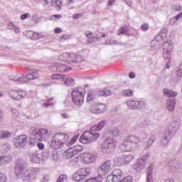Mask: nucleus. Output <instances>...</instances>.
Here are the masks:
<instances>
[{
    "label": "nucleus",
    "instance_id": "nucleus-1",
    "mask_svg": "<svg viewBox=\"0 0 182 182\" xmlns=\"http://www.w3.org/2000/svg\"><path fill=\"white\" fill-rule=\"evenodd\" d=\"M39 173L38 168H31L28 170V164L23 159L16 161L15 174L23 182H31L36 179V174Z\"/></svg>",
    "mask_w": 182,
    "mask_h": 182
},
{
    "label": "nucleus",
    "instance_id": "nucleus-2",
    "mask_svg": "<svg viewBox=\"0 0 182 182\" xmlns=\"http://www.w3.org/2000/svg\"><path fill=\"white\" fill-rule=\"evenodd\" d=\"M79 139V134L75 135L70 141L69 135L65 133H57L55 134L51 140L50 147L53 149V150H58V149H62L63 146H67L68 147H70L73 144L76 143V140Z\"/></svg>",
    "mask_w": 182,
    "mask_h": 182
},
{
    "label": "nucleus",
    "instance_id": "nucleus-3",
    "mask_svg": "<svg viewBox=\"0 0 182 182\" xmlns=\"http://www.w3.org/2000/svg\"><path fill=\"white\" fill-rule=\"evenodd\" d=\"M105 126H106V120H102L97 125H93L90 129V132H84L83 134L80 137V141H81L82 144H90V143L96 141V140L99 139L100 134L93 132H100V130L103 129Z\"/></svg>",
    "mask_w": 182,
    "mask_h": 182
},
{
    "label": "nucleus",
    "instance_id": "nucleus-4",
    "mask_svg": "<svg viewBox=\"0 0 182 182\" xmlns=\"http://www.w3.org/2000/svg\"><path fill=\"white\" fill-rule=\"evenodd\" d=\"M180 129V123L177 121H173L170 125H168L164 130V132L161 134L159 137V146L160 147H167L170 140L176 133L177 130Z\"/></svg>",
    "mask_w": 182,
    "mask_h": 182
},
{
    "label": "nucleus",
    "instance_id": "nucleus-5",
    "mask_svg": "<svg viewBox=\"0 0 182 182\" xmlns=\"http://www.w3.org/2000/svg\"><path fill=\"white\" fill-rule=\"evenodd\" d=\"M48 139H49V132L47 129H34L30 134L28 144L31 147H33L36 141H45Z\"/></svg>",
    "mask_w": 182,
    "mask_h": 182
},
{
    "label": "nucleus",
    "instance_id": "nucleus-6",
    "mask_svg": "<svg viewBox=\"0 0 182 182\" xmlns=\"http://www.w3.org/2000/svg\"><path fill=\"white\" fill-rule=\"evenodd\" d=\"M9 77L10 80H13V82H16L17 83H26L31 80H36V79H39V73L38 70H31V72L27 75L18 73L11 75Z\"/></svg>",
    "mask_w": 182,
    "mask_h": 182
},
{
    "label": "nucleus",
    "instance_id": "nucleus-7",
    "mask_svg": "<svg viewBox=\"0 0 182 182\" xmlns=\"http://www.w3.org/2000/svg\"><path fill=\"white\" fill-rule=\"evenodd\" d=\"M117 142L116 139L112 137H108L104 142L101 144L100 149L102 153H105L106 154H110L114 151Z\"/></svg>",
    "mask_w": 182,
    "mask_h": 182
},
{
    "label": "nucleus",
    "instance_id": "nucleus-8",
    "mask_svg": "<svg viewBox=\"0 0 182 182\" xmlns=\"http://www.w3.org/2000/svg\"><path fill=\"white\" fill-rule=\"evenodd\" d=\"M58 59L68 63H80V62H83V57L82 55L69 53H63L59 56Z\"/></svg>",
    "mask_w": 182,
    "mask_h": 182
},
{
    "label": "nucleus",
    "instance_id": "nucleus-9",
    "mask_svg": "<svg viewBox=\"0 0 182 182\" xmlns=\"http://www.w3.org/2000/svg\"><path fill=\"white\" fill-rule=\"evenodd\" d=\"M163 56L166 62V69L170 68V62H171V50H173V45L171 41H168L164 43Z\"/></svg>",
    "mask_w": 182,
    "mask_h": 182
},
{
    "label": "nucleus",
    "instance_id": "nucleus-10",
    "mask_svg": "<svg viewBox=\"0 0 182 182\" xmlns=\"http://www.w3.org/2000/svg\"><path fill=\"white\" fill-rule=\"evenodd\" d=\"M48 157H49L48 149H45L42 154L39 151L29 154L30 161H31V163H41V160L43 161L46 160Z\"/></svg>",
    "mask_w": 182,
    "mask_h": 182
},
{
    "label": "nucleus",
    "instance_id": "nucleus-11",
    "mask_svg": "<svg viewBox=\"0 0 182 182\" xmlns=\"http://www.w3.org/2000/svg\"><path fill=\"white\" fill-rule=\"evenodd\" d=\"M85 92H80L79 88H74L71 93V99L73 103L76 106H82L85 101Z\"/></svg>",
    "mask_w": 182,
    "mask_h": 182
},
{
    "label": "nucleus",
    "instance_id": "nucleus-12",
    "mask_svg": "<svg viewBox=\"0 0 182 182\" xmlns=\"http://www.w3.org/2000/svg\"><path fill=\"white\" fill-rule=\"evenodd\" d=\"M90 173V168H81L78 169L75 173H73V180L77 182L82 181V180H85V178H86V177H87Z\"/></svg>",
    "mask_w": 182,
    "mask_h": 182
},
{
    "label": "nucleus",
    "instance_id": "nucleus-13",
    "mask_svg": "<svg viewBox=\"0 0 182 182\" xmlns=\"http://www.w3.org/2000/svg\"><path fill=\"white\" fill-rule=\"evenodd\" d=\"M28 136L26 134H21L17 136L13 139V143L16 149H25L28 145Z\"/></svg>",
    "mask_w": 182,
    "mask_h": 182
},
{
    "label": "nucleus",
    "instance_id": "nucleus-14",
    "mask_svg": "<svg viewBox=\"0 0 182 182\" xmlns=\"http://www.w3.org/2000/svg\"><path fill=\"white\" fill-rule=\"evenodd\" d=\"M126 105L127 107L132 110H140L146 107V103L144 102L134 100L127 101Z\"/></svg>",
    "mask_w": 182,
    "mask_h": 182
},
{
    "label": "nucleus",
    "instance_id": "nucleus-15",
    "mask_svg": "<svg viewBox=\"0 0 182 182\" xmlns=\"http://www.w3.org/2000/svg\"><path fill=\"white\" fill-rule=\"evenodd\" d=\"M105 109L106 105L105 104H96L90 107V112L94 114H102Z\"/></svg>",
    "mask_w": 182,
    "mask_h": 182
},
{
    "label": "nucleus",
    "instance_id": "nucleus-16",
    "mask_svg": "<svg viewBox=\"0 0 182 182\" xmlns=\"http://www.w3.org/2000/svg\"><path fill=\"white\" fill-rule=\"evenodd\" d=\"M133 147H134L133 144L130 141H127V138L125 136L119 146V149L122 151H130Z\"/></svg>",
    "mask_w": 182,
    "mask_h": 182
},
{
    "label": "nucleus",
    "instance_id": "nucleus-17",
    "mask_svg": "<svg viewBox=\"0 0 182 182\" xmlns=\"http://www.w3.org/2000/svg\"><path fill=\"white\" fill-rule=\"evenodd\" d=\"M85 36L88 38L89 43H92L93 42H97L100 39V38H106V34L102 33L101 35H97V36H93L92 32H88L85 33Z\"/></svg>",
    "mask_w": 182,
    "mask_h": 182
},
{
    "label": "nucleus",
    "instance_id": "nucleus-18",
    "mask_svg": "<svg viewBox=\"0 0 182 182\" xmlns=\"http://www.w3.org/2000/svg\"><path fill=\"white\" fill-rule=\"evenodd\" d=\"M96 157V155L89 152H85L82 154V158L86 164H90V163L95 161Z\"/></svg>",
    "mask_w": 182,
    "mask_h": 182
},
{
    "label": "nucleus",
    "instance_id": "nucleus-19",
    "mask_svg": "<svg viewBox=\"0 0 182 182\" xmlns=\"http://www.w3.org/2000/svg\"><path fill=\"white\" fill-rule=\"evenodd\" d=\"M166 167L171 173H176L177 167H178V163L176 159H171L167 162Z\"/></svg>",
    "mask_w": 182,
    "mask_h": 182
},
{
    "label": "nucleus",
    "instance_id": "nucleus-20",
    "mask_svg": "<svg viewBox=\"0 0 182 182\" xmlns=\"http://www.w3.org/2000/svg\"><path fill=\"white\" fill-rule=\"evenodd\" d=\"M100 168L101 171H102V173H105V174L110 173V171H112V161L107 160L101 165Z\"/></svg>",
    "mask_w": 182,
    "mask_h": 182
},
{
    "label": "nucleus",
    "instance_id": "nucleus-21",
    "mask_svg": "<svg viewBox=\"0 0 182 182\" xmlns=\"http://www.w3.org/2000/svg\"><path fill=\"white\" fill-rule=\"evenodd\" d=\"M146 162L143 159H138L137 162L132 166L133 170H135L136 173H140L144 170Z\"/></svg>",
    "mask_w": 182,
    "mask_h": 182
},
{
    "label": "nucleus",
    "instance_id": "nucleus-22",
    "mask_svg": "<svg viewBox=\"0 0 182 182\" xmlns=\"http://www.w3.org/2000/svg\"><path fill=\"white\" fill-rule=\"evenodd\" d=\"M154 141H156V133H154V132H151L149 140L146 144L145 150L150 149L151 146H153V143H154Z\"/></svg>",
    "mask_w": 182,
    "mask_h": 182
},
{
    "label": "nucleus",
    "instance_id": "nucleus-23",
    "mask_svg": "<svg viewBox=\"0 0 182 182\" xmlns=\"http://www.w3.org/2000/svg\"><path fill=\"white\" fill-rule=\"evenodd\" d=\"M127 140L128 141H131L132 145L134 146H137V144H139V143H140V138H139V136H136V135H129L128 136H126Z\"/></svg>",
    "mask_w": 182,
    "mask_h": 182
},
{
    "label": "nucleus",
    "instance_id": "nucleus-24",
    "mask_svg": "<svg viewBox=\"0 0 182 182\" xmlns=\"http://www.w3.org/2000/svg\"><path fill=\"white\" fill-rule=\"evenodd\" d=\"M176 106V98L168 99L166 101V107L168 112H173Z\"/></svg>",
    "mask_w": 182,
    "mask_h": 182
},
{
    "label": "nucleus",
    "instance_id": "nucleus-25",
    "mask_svg": "<svg viewBox=\"0 0 182 182\" xmlns=\"http://www.w3.org/2000/svg\"><path fill=\"white\" fill-rule=\"evenodd\" d=\"M112 174L117 181H119L123 177V171L120 168L114 169Z\"/></svg>",
    "mask_w": 182,
    "mask_h": 182
},
{
    "label": "nucleus",
    "instance_id": "nucleus-26",
    "mask_svg": "<svg viewBox=\"0 0 182 182\" xmlns=\"http://www.w3.org/2000/svg\"><path fill=\"white\" fill-rule=\"evenodd\" d=\"M153 164H151L146 169V182H153Z\"/></svg>",
    "mask_w": 182,
    "mask_h": 182
},
{
    "label": "nucleus",
    "instance_id": "nucleus-27",
    "mask_svg": "<svg viewBox=\"0 0 182 182\" xmlns=\"http://www.w3.org/2000/svg\"><path fill=\"white\" fill-rule=\"evenodd\" d=\"M167 29L164 28L161 30V33L158 34L156 36V42H160V41H163V39H164V38L167 37Z\"/></svg>",
    "mask_w": 182,
    "mask_h": 182
},
{
    "label": "nucleus",
    "instance_id": "nucleus-28",
    "mask_svg": "<svg viewBox=\"0 0 182 182\" xmlns=\"http://www.w3.org/2000/svg\"><path fill=\"white\" fill-rule=\"evenodd\" d=\"M163 92L164 96H166V97H172V99H174V97L177 96V92L171 91V90L164 89Z\"/></svg>",
    "mask_w": 182,
    "mask_h": 182
},
{
    "label": "nucleus",
    "instance_id": "nucleus-29",
    "mask_svg": "<svg viewBox=\"0 0 182 182\" xmlns=\"http://www.w3.org/2000/svg\"><path fill=\"white\" fill-rule=\"evenodd\" d=\"M114 162L117 164V166H124V155L116 156L114 159Z\"/></svg>",
    "mask_w": 182,
    "mask_h": 182
},
{
    "label": "nucleus",
    "instance_id": "nucleus-30",
    "mask_svg": "<svg viewBox=\"0 0 182 182\" xmlns=\"http://www.w3.org/2000/svg\"><path fill=\"white\" fill-rule=\"evenodd\" d=\"M109 133L114 137H117L120 134V130L116 127H111L108 129Z\"/></svg>",
    "mask_w": 182,
    "mask_h": 182
},
{
    "label": "nucleus",
    "instance_id": "nucleus-31",
    "mask_svg": "<svg viewBox=\"0 0 182 182\" xmlns=\"http://www.w3.org/2000/svg\"><path fill=\"white\" fill-rule=\"evenodd\" d=\"M71 68L70 65H67L66 64H58V72L63 73L65 72H69Z\"/></svg>",
    "mask_w": 182,
    "mask_h": 182
},
{
    "label": "nucleus",
    "instance_id": "nucleus-32",
    "mask_svg": "<svg viewBox=\"0 0 182 182\" xmlns=\"http://www.w3.org/2000/svg\"><path fill=\"white\" fill-rule=\"evenodd\" d=\"M63 80L65 85H66V86H73V85H75V80L74 79L68 78V77L64 75L63 77Z\"/></svg>",
    "mask_w": 182,
    "mask_h": 182
},
{
    "label": "nucleus",
    "instance_id": "nucleus-33",
    "mask_svg": "<svg viewBox=\"0 0 182 182\" xmlns=\"http://www.w3.org/2000/svg\"><path fill=\"white\" fill-rule=\"evenodd\" d=\"M110 95H112V91H110V90H107V88L97 92V96H104V97H107L108 96H110Z\"/></svg>",
    "mask_w": 182,
    "mask_h": 182
},
{
    "label": "nucleus",
    "instance_id": "nucleus-34",
    "mask_svg": "<svg viewBox=\"0 0 182 182\" xmlns=\"http://www.w3.org/2000/svg\"><path fill=\"white\" fill-rule=\"evenodd\" d=\"M18 91L15 90H11L9 92V95L10 97H12L14 100H19V95H18Z\"/></svg>",
    "mask_w": 182,
    "mask_h": 182
},
{
    "label": "nucleus",
    "instance_id": "nucleus-35",
    "mask_svg": "<svg viewBox=\"0 0 182 182\" xmlns=\"http://www.w3.org/2000/svg\"><path fill=\"white\" fill-rule=\"evenodd\" d=\"M73 156H76V154H75V151H73V149L72 147L69 148L65 151L66 159H72Z\"/></svg>",
    "mask_w": 182,
    "mask_h": 182
},
{
    "label": "nucleus",
    "instance_id": "nucleus-36",
    "mask_svg": "<svg viewBox=\"0 0 182 182\" xmlns=\"http://www.w3.org/2000/svg\"><path fill=\"white\" fill-rule=\"evenodd\" d=\"M12 133L9 132V131H1L0 132V139H9L11 137Z\"/></svg>",
    "mask_w": 182,
    "mask_h": 182
},
{
    "label": "nucleus",
    "instance_id": "nucleus-37",
    "mask_svg": "<svg viewBox=\"0 0 182 182\" xmlns=\"http://www.w3.org/2000/svg\"><path fill=\"white\" fill-rule=\"evenodd\" d=\"M122 95L124 96V97H132L133 95V90L128 89V90H124L122 91Z\"/></svg>",
    "mask_w": 182,
    "mask_h": 182
},
{
    "label": "nucleus",
    "instance_id": "nucleus-38",
    "mask_svg": "<svg viewBox=\"0 0 182 182\" xmlns=\"http://www.w3.org/2000/svg\"><path fill=\"white\" fill-rule=\"evenodd\" d=\"M28 33L32 35L31 39H33L34 41H37L38 39H41L43 37V36L39 33H33L32 31H29Z\"/></svg>",
    "mask_w": 182,
    "mask_h": 182
},
{
    "label": "nucleus",
    "instance_id": "nucleus-39",
    "mask_svg": "<svg viewBox=\"0 0 182 182\" xmlns=\"http://www.w3.org/2000/svg\"><path fill=\"white\" fill-rule=\"evenodd\" d=\"M50 70H52V72H59V63H53L50 66Z\"/></svg>",
    "mask_w": 182,
    "mask_h": 182
},
{
    "label": "nucleus",
    "instance_id": "nucleus-40",
    "mask_svg": "<svg viewBox=\"0 0 182 182\" xmlns=\"http://www.w3.org/2000/svg\"><path fill=\"white\" fill-rule=\"evenodd\" d=\"M74 154H77V153H80V151H83V146L80 145H76L72 147Z\"/></svg>",
    "mask_w": 182,
    "mask_h": 182
},
{
    "label": "nucleus",
    "instance_id": "nucleus-41",
    "mask_svg": "<svg viewBox=\"0 0 182 182\" xmlns=\"http://www.w3.org/2000/svg\"><path fill=\"white\" fill-rule=\"evenodd\" d=\"M134 159V156L132 155L128 154V155H124V161L125 164H129L132 160Z\"/></svg>",
    "mask_w": 182,
    "mask_h": 182
},
{
    "label": "nucleus",
    "instance_id": "nucleus-42",
    "mask_svg": "<svg viewBox=\"0 0 182 182\" xmlns=\"http://www.w3.org/2000/svg\"><path fill=\"white\" fill-rule=\"evenodd\" d=\"M129 31V27L127 26H125L124 27H122L119 29L117 35H123L124 33H126Z\"/></svg>",
    "mask_w": 182,
    "mask_h": 182
},
{
    "label": "nucleus",
    "instance_id": "nucleus-43",
    "mask_svg": "<svg viewBox=\"0 0 182 182\" xmlns=\"http://www.w3.org/2000/svg\"><path fill=\"white\" fill-rule=\"evenodd\" d=\"M96 97V95L93 92H90V93L87 94V102H92Z\"/></svg>",
    "mask_w": 182,
    "mask_h": 182
},
{
    "label": "nucleus",
    "instance_id": "nucleus-44",
    "mask_svg": "<svg viewBox=\"0 0 182 182\" xmlns=\"http://www.w3.org/2000/svg\"><path fill=\"white\" fill-rule=\"evenodd\" d=\"M149 126H151V122L148 120H144L141 123V127L146 129V127H149Z\"/></svg>",
    "mask_w": 182,
    "mask_h": 182
},
{
    "label": "nucleus",
    "instance_id": "nucleus-45",
    "mask_svg": "<svg viewBox=\"0 0 182 182\" xmlns=\"http://www.w3.org/2000/svg\"><path fill=\"white\" fill-rule=\"evenodd\" d=\"M65 75L63 74H53L51 75V79L58 80V79H63Z\"/></svg>",
    "mask_w": 182,
    "mask_h": 182
},
{
    "label": "nucleus",
    "instance_id": "nucleus-46",
    "mask_svg": "<svg viewBox=\"0 0 182 182\" xmlns=\"http://www.w3.org/2000/svg\"><path fill=\"white\" fill-rule=\"evenodd\" d=\"M117 181L114 178V176L112 174H109L105 182H117Z\"/></svg>",
    "mask_w": 182,
    "mask_h": 182
},
{
    "label": "nucleus",
    "instance_id": "nucleus-47",
    "mask_svg": "<svg viewBox=\"0 0 182 182\" xmlns=\"http://www.w3.org/2000/svg\"><path fill=\"white\" fill-rule=\"evenodd\" d=\"M18 97H19V100H21V99H23V97H25L26 96V91H23V90H18Z\"/></svg>",
    "mask_w": 182,
    "mask_h": 182
},
{
    "label": "nucleus",
    "instance_id": "nucleus-48",
    "mask_svg": "<svg viewBox=\"0 0 182 182\" xmlns=\"http://www.w3.org/2000/svg\"><path fill=\"white\" fill-rule=\"evenodd\" d=\"M68 180V176L65 174H62L59 176L57 181L59 182H63V181H67Z\"/></svg>",
    "mask_w": 182,
    "mask_h": 182
},
{
    "label": "nucleus",
    "instance_id": "nucleus-49",
    "mask_svg": "<svg viewBox=\"0 0 182 182\" xmlns=\"http://www.w3.org/2000/svg\"><path fill=\"white\" fill-rule=\"evenodd\" d=\"M8 161L6 160V157L5 156H0V166L2 164H6Z\"/></svg>",
    "mask_w": 182,
    "mask_h": 182
},
{
    "label": "nucleus",
    "instance_id": "nucleus-50",
    "mask_svg": "<svg viewBox=\"0 0 182 182\" xmlns=\"http://www.w3.org/2000/svg\"><path fill=\"white\" fill-rule=\"evenodd\" d=\"M132 176H128L124 178L122 180L119 181H118V182H132Z\"/></svg>",
    "mask_w": 182,
    "mask_h": 182
},
{
    "label": "nucleus",
    "instance_id": "nucleus-51",
    "mask_svg": "<svg viewBox=\"0 0 182 182\" xmlns=\"http://www.w3.org/2000/svg\"><path fill=\"white\" fill-rule=\"evenodd\" d=\"M6 175L0 172V182H6Z\"/></svg>",
    "mask_w": 182,
    "mask_h": 182
},
{
    "label": "nucleus",
    "instance_id": "nucleus-52",
    "mask_svg": "<svg viewBox=\"0 0 182 182\" xmlns=\"http://www.w3.org/2000/svg\"><path fill=\"white\" fill-rule=\"evenodd\" d=\"M68 39H70V36L66 34L63 35L62 37L60 38V42H63V41H68Z\"/></svg>",
    "mask_w": 182,
    "mask_h": 182
},
{
    "label": "nucleus",
    "instance_id": "nucleus-53",
    "mask_svg": "<svg viewBox=\"0 0 182 182\" xmlns=\"http://www.w3.org/2000/svg\"><path fill=\"white\" fill-rule=\"evenodd\" d=\"M149 24L145 23L141 26V29L146 32V31H149Z\"/></svg>",
    "mask_w": 182,
    "mask_h": 182
},
{
    "label": "nucleus",
    "instance_id": "nucleus-54",
    "mask_svg": "<svg viewBox=\"0 0 182 182\" xmlns=\"http://www.w3.org/2000/svg\"><path fill=\"white\" fill-rule=\"evenodd\" d=\"M50 100H53V98L51 97L47 100L48 102H45L43 105L46 107H49V106H53V103H49Z\"/></svg>",
    "mask_w": 182,
    "mask_h": 182
},
{
    "label": "nucleus",
    "instance_id": "nucleus-55",
    "mask_svg": "<svg viewBox=\"0 0 182 182\" xmlns=\"http://www.w3.org/2000/svg\"><path fill=\"white\" fill-rule=\"evenodd\" d=\"M116 43H117L116 41L113 39H109L105 43L106 45H116Z\"/></svg>",
    "mask_w": 182,
    "mask_h": 182
},
{
    "label": "nucleus",
    "instance_id": "nucleus-56",
    "mask_svg": "<svg viewBox=\"0 0 182 182\" xmlns=\"http://www.w3.org/2000/svg\"><path fill=\"white\" fill-rule=\"evenodd\" d=\"M3 149L4 150H5V151H9V150H11V145L6 144H4L3 146Z\"/></svg>",
    "mask_w": 182,
    "mask_h": 182
},
{
    "label": "nucleus",
    "instance_id": "nucleus-57",
    "mask_svg": "<svg viewBox=\"0 0 182 182\" xmlns=\"http://www.w3.org/2000/svg\"><path fill=\"white\" fill-rule=\"evenodd\" d=\"M72 163L73 166H75V164H77V163H79V158L77 156L74 157L72 159Z\"/></svg>",
    "mask_w": 182,
    "mask_h": 182
},
{
    "label": "nucleus",
    "instance_id": "nucleus-58",
    "mask_svg": "<svg viewBox=\"0 0 182 182\" xmlns=\"http://www.w3.org/2000/svg\"><path fill=\"white\" fill-rule=\"evenodd\" d=\"M149 157H150V155H149V154H145L143 155L141 159H139V160H143V161L146 163V159H149Z\"/></svg>",
    "mask_w": 182,
    "mask_h": 182
},
{
    "label": "nucleus",
    "instance_id": "nucleus-59",
    "mask_svg": "<svg viewBox=\"0 0 182 182\" xmlns=\"http://www.w3.org/2000/svg\"><path fill=\"white\" fill-rule=\"evenodd\" d=\"M37 147L39 149V150H43V149H45V144L42 143H38L37 144Z\"/></svg>",
    "mask_w": 182,
    "mask_h": 182
},
{
    "label": "nucleus",
    "instance_id": "nucleus-60",
    "mask_svg": "<svg viewBox=\"0 0 182 182\" xmlns=\"http://www.w3.org/2000/svg\"><path fill=\"white\" fill-rule=\"evenodd\" d=\"M59 2H60V1H56V0H53V1H51V5H52V6H58V4H59Z\"/></svg>",
    "mask_w": 182,
    "mask_h": 182
},
{
    "label": "nucleus",
    "instance_id": "nucleus-61",
    "mask_svg": "<svg viewBox=\"0 0 182 182\" xmlns=\"http://www.w3.org/2000/svg\"><path fill=\"white\" fill-rule=\"evenodd\" d=\"M177 19L175 18V17H173V18H171L169 21V23L170 25H174V23H176V22H177Z\"/></svg>",
    "mask_w": 182,
    "mask_h": 182
},
{
    "label": "nucleus",
    "instance_id": "nucleus-62",
    "mask_svg": "<svg viewBox=\"0 0 182 182\" xmlns=\"http://www.w3.org/2000/svg\"><path fill=\"white\" fill-rule=\"evenodd\" d=\"M62 31H63L62 28H60L59 27L55 28V30H54L55 33H57V34L58 33H62Z\"/></svg>",
    "mask_w": 182,
    "mask_h": 182
},
{
    "label": "nucleus",
    "instance_id": "nucleus-63",
    "mask_svg": "<svg viewBox=\"0 0 182 182\" xmlns=\"http://www.w3.org/2000/svg\"><path fill=\"white\" fill-rule=\"evenodd\" d=\"M28 16H29V14H23L21 16V19L23 20V19H26V18H28Z\"/></svg>",
    "mask_w": 182,
    "mask_h": 182
},
{
    "label": "nucleus",
    "instance_id": "nucleus-64",
    "mask_svg": "<svg viewBox=\"0 0 182 182\" xmlns=\"http://www.w3.org/2000/svg\"><path fill=\"white\" fill-rule=\"evenodd\" d=\"M165 182H174V179L173 178H168L165 180Z\"/></svg>",
    "mask_w": 182,
    "mask_h": 182
}]
</instances>
